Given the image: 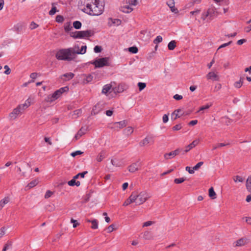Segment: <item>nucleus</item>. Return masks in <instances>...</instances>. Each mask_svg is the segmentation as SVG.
Returning <instances> with one entry per match:
<instances>
[{"label": "nucleus", "instance_id": "obj_1", "mask_svg": "<svg viewBox=\"0 0 251 251\" xmlns=\"http://www.w3.org/2000/svg\"><path fill=\"white\" fill-rule=\"evenodd\" d=\"M79 9L86 14L93 16L100 15L104 11L103 0H80Z\"/></svg>", "mask_w": 251, "mask_h": 251}, {"label": "nucleus", "instance_id": "obj_2", "mask_svg": "<svg viewBox=\"0 0 251 251\" xmlns=\"http://www.w3.org/2000/svg\"><path fill=\"white\" fill-rule=\"evenodd\" d=\"M30 105V102L27 100L24 103L19 105L16 108L9 114V116L11 120L16 119L19 116L21 115L24 111Z\"/></svg>", "mask_w": 251, "mask_h": 251}, {"label": "nucleus", "instance_id": "obj_3", "mask_svg": "<svg viewBox=\"0 0 251 251\" xmlns=\"http://www.w3.org/2000/svg\"><path fill=\"white\" fill-rule=\"evenodd\" d=\"M56 58L59 60H73V57L68 49H64L59 50L56 53Z\"/></svg>", "mask_w": 251, "mask_h": 251}, {"label": "nucleus", "instance_id": "obj_4", "mask_svg": "<svg viewBox=\"0 0 251 251\" xmlns=\"http://www.w3.org/2000/svg\"><path fill=\"white\" fill-rule=\"evenodd\" d=\"M133 194L135 195V200H137V203L138 204H141L144 203L150 197V196L147 194L145 191H142L140 193H138L136 192H133Z\"/></svg>", "mask_w": 251, "mask_h": 251}, {"label": "nucleus", "instance_id": "obj_5", "mask_svg": "<svg viewBox=\"0 0 251 251\" xmlns=\"http://www.w3.org/2000/svg\"><path fill=\"white\" fill-rule=\"evenodd\" d=\"M109 59V58L108 57L100 58L95 60L91 63L95 65L96 68H101L104 66H109L108 62Z\"/></svg>", "mask_w": 251, "mask_h": 251}, {"label": "nucleus", "instance_id": "obj_6", "mask_svg": "<svg viewBox=\"0 0 251 251\" xmlns=\"http://www.w3.org/2000/svg\"><path fill=\"white\" fill-rule=\"evenodd\" d=\"M207 80L213 81H218L220 80V76L218 72L216 71H212L209 72L206 75Z\"/></svg>", "mask_w": 251, "mask_h": 251}, {"label": "nucleus", "instance_id": "obj_7", "mask_svg": "<svg viewBox=\"0 0 251 251\" xmlns=\"http://www.w3.org/2000/svg\"><path fill=\"white\" fill-rule=\"evenodd\" d=\"M127 125L126 121H122L119 122H115L111 126V128L115 130H119L125 127Z\"/></svg>", "mask_w": 251, "mask_h": 251}, {"label": "nucleus", "instance_id": "obj_8", "mask_svg": "<svg viewBox=\"0 0 251 251\" xmlns=\"http://www.w3.org/2000/svg\"><path fill=\"white\" fill-rule=\"evenodd\" d=\"M154 142V140L153 137L147 136L139 143V146L140 147L146 146L149 144H153Z\"/></svg>", "mask_w": 251, "mask_h": 251}, {"label": "nucleus", "instance_id": "obj_9", "mask_svg": "<svg viewBox=\"0 0 251 251\" xmlns=\"http://www.w3.org/2000/svg\"><path fill=\"white\" fill-rule=\"evenodd\" d=\"M68 89H69L68 87H64L61 88L59 90L54 92L52 94V96H51L52 98L53 99V100L58 99L63 92L68 91Z\"/></svg>", "mask_w": 251, "mask_h": 251}, {"label": "nucleus", "instance_id": "obj_10", "mask_svg": "<svg viewBox=\"0 0 251 251\" xmlns=\"http://www.w3.org/2000/svg\"><path fill=\"white\" fill-rule=\"evenodd\" d=\"M181 150L179 149H177L174 151H172L169 153H165L164 155V158L167 159H170L174 157L176 155H178L180 152L181 151Z\"/></svg>", "mask_w": 251, "mask_h": 251}, {"label": "nucleus", "instance_id": "obj_11", "mask_svg": "<svg viewBox=\"0 0 251 251\" xmlns=\"http://www.w3.org/2000/svg\"><path fill=\"white\" fill-rule=\"evenodd\" d=\"M68 49L72 57H73V59L74 60L76 57V54H79V46L77 45H75L72 48H68Z\"/></svg>", "mask_w": 251, "mask_h": 251}, {"label": "nucleus", "instance_id": "obj_12", "mask_svg": "<svg viewBox=\"0 0 251 251\" xmlns=\"http://www.w3.org/2000/svg\"><path fill=\"white\" fill-rule=\"evenodd\" d=\"M103 106L102 103H98L93 107L91 114L92 115H96L100 113L103 109Z\"/></svg>", "mask_w": 251, "mask_h": 251}, {"label": "nucleus", "instance_id": "obj_13", "mask_svg": "<svg viewBox=\"0 0 251 251\" xmlns=\"http://www.w3.org/2000/svg\"><path fill=\"white\" fill-rule=\"evenodd\" d=\"M87 130V127L82 126L75 136V140H78Z\"/></svg>", "mask_w": 251, "mask_h": 251}, {"label": "nucleus", "instance_id": "obj_14", "mask_svg": "<svg viewBox=\"0 0 251 251\" xmlns=\"http://www.w3.org/2000/svg\"><path fill=\"white\" fill-rule=\"evenodd\" d=\"M167 5L170 7L171 11L176 14L178 12V9L175 7L174 0H168L167 2Z\"/></svg>", "mask_w": 251, "mask_h": 251}, {"label": "nucleus", "instance_id": "obj_15", "mask_svg": "<svg viewBox=\"0 0 251 251\" xmlns=\"http://www.w3.org/2000/svg\"><path fill=\"white\" fill-rule=\"evenodd\" d=\"M108 25L109 26H111L113 25H119L121 24V21L118 19H112L111 18H109L108 19Z\"/></svg>", "mask_w": 251, "mask_h": 251}, {"label": "nucleus", "instance_id": "obj_16", "mask_svg": "<svg viewBox=\"0 0 251 251\" xmlns=\"http://www.w3.org/2000/svg\"><path fill=\"white\" fill-rule=\"evenodd\" d=\"M200 140L199 139H196L193 141L191 144L186 147V149L184 151V154L188 152L191 149L194 148L195 146L198 145L199 143Z\"/></svg>", "mask_w": 251, "mask_h": 251}, {"label": "nucleus", "instance_id": "obj_17", "mask_svg": "<svg viewBox=\"0 0 251 251\" xmlns=\"http://www.w3.org/2000/svg\"><path fill=\"white\" fill-rule=\"evenodd\" d=\"M93 34L91 30L80 31L79 39L89 37Z\"/></svg>", "mask_w": 251, "mask_h": 251}, {"label": "nucleus", "instance_id": "obj_18", "mask_svg": "<svg viewBox=\"0 0 251 251\" xmlns=\"http://www.w3.org/2000/svg\"><path fill=\"white\" fill-rule=\"evenodd\" d=\"M207 14L209 15V19L212 20L216 15L217 11L214 7L209 8L207 11Z\"/></svg>", "mask_w": 251, "mask_h": 251}, {"label": "nucleus", "instance_id": "obj_19", "mask_svg": "<svg viewBox=\"0 0 251 251\" xmlns=\"http://www.w3.org/2000/svg\"><path fill=\"white\" fill-rule=\"evenodd\" d=\"M135 195L133 193H132V194L130 195V196L129 197L128 199H127L123 203L124 206H127L129 205V204L134 202L135 201Z\"/></svg>", "mask_w": 251, "mask_h": 251}, {"label": "nucleus", "instance_id": "obj_20", "mask_svg": "<svg viewBox=\"0 0 251 251\" xmlns=\"http://www.w3.org/2000/svg\"><path fill=\"white\" fill-rule=\"evenodd\" d=\"M248 243V240L246 238H241L238 240L236 241L235 243V246L237 247L243 246Z\"/></svg>", "mask_w": 251, "mask_h": 251}, {"label": "nucleus", "instance_id": "obj_21", "mask_svg": "<svg viewBox=\"0 0 251 251\" xmlns=\"http://www.w3.org/2000/svg\"><path fill=\"white\" fill-rule=\"evenodd\" d=\"M139 164L138 162L132 164L128 167V171L131 173H134L138 170Z\"/></svg>", "mask_w": 251, "mask_h": 251}, {"label": "nucleus", "instance_id": "obj_22", "mask_svg": "<svg viewBox=\"0 0 251 251\" xmlns=\"http://www.w3.org/2000/svg\"><path fill=\"white\" fill-rule=\"evenodd\" d=\"M125 88L123 84H119L113 89L115 93H120L124 91Z\"/></svg>", "mask_w": 251, "mask_h": 251}, {"label": "nucleus", "instance_id": "obj_23", "mask_svg": "<svg viewBox=\"0 0 251 251\" xmlns=\"http://www.w3.org/2000/svg\"><path fill=\"white\" fill-rule=\"evenodd\" d=\"M129 5H125L121 7V10L124 13H130L133 10V8Z\"/></svg>", "mask_w": 251, "mask_h": 251}, {"label": "nucleus", "instance_id": "obj_24", "mask_svg": "<svg viewBox=\"0 0 251 251\" xmlns=\"http://www.w3.org/2000/svg\"><path fill=\"white\" fill-rule=\"evenodd\" d=\"M67 184L65 180H59L56 182L55 187H66Z\"/></svg>", "mask_w": 251, "mask_h": 251}, {"label": "nucleus", "instance_id": "obj_25", "mask_svg": "<svg viewBox=\"0 0 251 251\" xmlns=\"http://www.w3.org/2000/svg\"><path fill=\"white\" fill-rule=\"evenodd\" d=\"M68 185L70 186H76L77 187H78L80 185V182L79 181H76L73 178L72 180L68 182Z\"/></svg>", "mask_w": 251, "mask_h": 251}, {"label": "nucleus", "instance_id": "obj_26", "mask_svg": "<svg viewBox=\"0 0 251 251\" xmlns=\"http://www.w3.org/2000/svg\"><path fill=\"white\" fill-rule=\"evenodd\" d=\"M112 86L110 84L105 85L102 90V93L107 94L108 92H110Z\"/></svg>", "mask_w": 251, "mask_h": 251}, {"label": "nucleus", "instance_id": "obj_27", "mask_svg": "<svg viewBox=\"0 0 251 251\" xmlns=\"http://www.w3.org/2000/svg\"><path fill=\"white\" fill-rule=\"evenodd\" d=\"M176 47V42L175 41L173 40L170 42L168 45V48L169 50H172L175 49Z\"/></svg>", "mask_w": 251, "mask_h": 251}, {"label": "nucleus", "instance_id": "obj_28", "mask_svg": "<svg viewBox=\"0 0 251 251\" xmlns=\"http://www.w3.org/2000/svg\"><path fill=\"white\" fill-rule=\"evenodd\" d=\"M92 226L91 227L92 229H96L98 228L99 226V222L96 219H93L91 221Z\"/></svg>", "mask_w": 251, "mask_h": 251}, {"label": "nucleus", "instance_id": "obj_29", "mask_svg": "<svg viewBox=\"0 0 251 251\" xmlns=\"http://www.w3.org/2000/svg\"><path fill=\"white\" fill-rule=\"evenodd\" d=\"M79 33L80 31L71 32L70 33V35L71 37L74 38V39H79Z\"/></svg>", "mask_w": 251, "mask_h": 251}, {"label": "nucleus", "instance_id": "obj_30", "mask_svg": "<svg viewBox=\"0 0 251 251\" xmlns=\"http://www.w3.org/2000/svg\"><path fill=\"white\" fill-rule=\"evenodd\" d=\"M209 197L211 199H215L217 197V195L214 191V189H209V193H208Z\"/></svg>", "mask_w": 251, "mask_h": 251}, {"label": "nucleus", "instance_id": "obj_31", "mask_svg": "<svg viewBox=\"0 0 251 251\" xmlns=\"http://www.w3.org/2000/svg\"><path fill=\"white\" fill-rule=\"evenodd\" d=\"M38 179H35L31 181L27 185L30 188H32L35 186H36L39 183Z\"/></svg>", "mask_w": 251, "mask_h": 251}, {"label": "nucleus", "instance_id": "obj_32", "mask_svg": "<svg viewBox=\"0 0 251 251\" xmlns=\"http://www.w3.org/2000/svg\"><path fill=\"white\" fill-rule=\"evenodd\" d=\"M9 201V197H5L0 201V206L2 208L5 204H7Z\"/></svg>", "mask_w": 251, "mask_h": 251}, {"label": "nucleus", "instance_id": "obj_33", "mask_svg": "<svg viewBox=\"0 0 251 251\" xmlns=\"http://www.w3.org/2000/svg\"><path fill=\"white\" fill-rule=\"evenodd\" d=\"M233 179L235 182H242L244 180L243 177L239 176H233Z\"/></svg>", "mask_w": 251, "mask_h": 251}, {"label": "nucleus", "instance_id": "obj_34", "mask_svg": "<svg viewBox=\"0 0 251 251\" xmlns=\"http://www.w3.org/2000/svg\"><path fill=\"white\" fill-rule=\"evenodd\" d=\"M73 27L72 26L70 23L65 24L64 25V29L66 32H69L73 29Z\"/></svg>", "mask_w": 251, "mask_h": 251}, {"label": "nucleus", "instance_id": "obj_35", "mask_svg": "<svg viewBox=\"0 0 251 251\" xmlns=\"http://www.w3.org/2000/svg\"><path fill=\"white\" fill-rule=\"evenodd\" d=\"M181 111L180 109H177L175 110L173 113L172 114V118H174V120L176 119L177 118L179 117L178 115V113Z\"/></svg>", "mask_w": 251, "mask_h": 251}, {"label": "nucleus", "instance_id": "obj_36", "mask_svg": "<svg viewBox=\"0 0 251 251\" xmlns=\"http://www.w3.org/2000/svg\"><path fill=\"white\" fill-rule=\"evenodd\" d=\"M55 4H56L55 3H52L51 4L52 8H51V10L49 11V14L50 15H53L56 12V8L55 6Z\"/></svg>", "mask_w": 251, "mask_h": 251}, {"label": "nucleus", "instance_id": "obj_37", "mask_svg": "<svg viewBox=\"0 0 251 251\" xmlns=\"http://www.w3.org/2000/svg\"><path fill=\"white\" fill-rule=\"evenodd\" d=\"M133 132V129L131 126H128L124 130L126 134L129 135Z\"/></svg>", "mask_w": 251, "mask_h": 251}, {"label": "nucleus", "instance_id": "obj_38", "mask_svg": "<svg viewBox=\"0 0 251 251\" xmlns=\"http://www.w3.org/2000/svg\"><path fill=\"white\" fill-rule=\"evenodd\" d=\"M82 24L80 22L76 21L73 23V27L76 29H80L81 27Z\"/></svg>", "mask_w": 251, "mask_h": 251}, {"label": "nucleus", "instance_id": "obj_39", "mask_svg": "<svg viewBox=\"0 0 251 251\" xmlns=\"http://www.w3.org/2000/svg\"><path fill=\"white\" fill-rule=\"evenodd\" d=\"M54 193V191H52L50 190H47L45 195V196H44L45 198L48 199V198H50Z\"/></svg>", "mask_w": 251, "mask_h": 251}, {"label": "nucleus", "instance_id": "obj_40", "mask_svg": "<svg viewBox=\"0 0 251 251\" xmlns=\"http://www.w3.org/2000/svg\"><path fill=\"white\" fill-rule=\"evenodd\" d=\"M104 158V153L103 151H101L97 156V160L98 162L101 161Z\"/></svg>", "mask_w": 251, "mask_h": 251}, {"label": "nucleus", "instance_id": "obj_41", "mask_svg": "<svg viewBox=\"0 0 251 251\" xmlns=\"http://www.w3.org/2000/svg\"><path fill=\"white\" fill-rule=\"evenodd\" d=\"M242 84H243L242 79L240 78L239 81H236L234 83V86L235 87H236L237 88H239L242 86Z\"/></svg>", "mask_w": 251, "mask_h": 251}, {"label": "nucleus", "instance_id": "obj_42", "mask_svg": "<svg viewBox=\"0 0 251 251\" xmlns=\"http://www.w3.org/2000/svg\"><path fill=\"white\" fill-rule=\"evenodd\" d=\"M137 85L139 87V90L140 91H142L146 87V84L144 82H140L138 83Z\"/></svg>", "mask_w": 251, "mask_h": 251}, {"label": "nucleus", "instance_id": "obj_43", "mask_svg": "<svg viewBox=\"0 0 251 251\" xmlns=\"http://www.w3.org/2000/svg\"><path fill=\"white\" fill-rule=\"evenodd\" d=\"M128 50L129 52L132 53H136L138 52V49L136 47H131L128 49Z\"/></svg>", "mask_w": 251, "mask_h": 251}, {"label": "nucleus", "instance_id": "obj_44", "mask_svg": "<svg viewBox=\"0 0 251 251\" xmlns=\"http://www.w3.org/2000/svg\"><path fill=\"white\" fill-rule=\"evenodd\" d=\"M211 105H212V104L210 103V104H207L205 105L202 106L200 108V109L198 112H200L201 111L208 109L211 106Z\"/></svg>", "mask_w": 251, "mask_h": 251}, {"label": "nucleus", "instance_id": "obj_45", "mask_svg": "<svg viewBox=\"0 0 251 251\" xmlns=\"http://www.w3.org/2000/svg\"><path fill=\"white\" fill-rule=\"evenodd\" d=\"M247 188H251V176H248L246 184Z\"/></svg>", "mask_w": 251, "mask_h": 251}, {"label": "nucleus", "instance_id": "obj_46", "mask_svg": "<svg viewBox=\"0 0 251 251\" xmlns=\"http://www.w3.org/2000/svg\"><path fill=\"white\" fill-rule=\"evenodd\" d=\"M162 41V37L161 36L158 35L154 40L153 43L155 44H157L161 42Z\"/></svg>", "mask_w": 251, "mask_h": 251}, {"label": "nucleus", "instance_id": "obj_47", "mask_svg": "<svg viewBox=\"0 0 251 251\" xmlns=\"http://www.w3.org/2000/svg\"><path fill=\"white\" fill-rule=\"evenodd\" d=\"M63 76L67 77L68 80H70L73 78L74 76V74L72 73H66L63 75Z\"/></svg>", "mask_w": 251, "mask_h": 251}, {"label": "nucleus", "instance_id": "obj_48", "mask_svg": "<svg viewBox=\"0 0 251 251\" xmlns=\"http://www.w3.org/2000/svg\"><path fill=\"white\" fill-rule=\"evenodd\" d=\"M87 47L86 46H82L79 50V54H83L86 52Z\"/></svg>", "mask_w": 251, "mask_h": 251}, {"label": "nucleus", "instance_id": "obj_49", "mask_svg": "<svg viewBox=\"0 0 251 251\" xmlns=\"http://www.w3.org/2000/svg\"><path fill=\"white\" fill-rule=\"evenodd\" d=\"M228 145V144H225V143H219L216 146H213V150H216L217 149L226 146V145Z\"/></svg>", "mask_w": 251, "mask_h": 251}, {"label": "nucleus", "instance_id": "obj_50", "mask_svg": "<svg viewBox=\"0 0 251 251\" xmlns=\"http://www.w3.org/2000/svg\"><path fill=\"white\" fill-rule=\"evenodd\" d=\"M127 1L130 6H135L137 4V0H127Z\"/></svg>", "mask_w": 251, "mask_h": 251}, {"label": "nucleus", "instance_id": "obj_51", "mask_svg": "<svg viewBox=\"0 0 251 251\" xmlns=\"http://www.w3.org/2000/svg\"><path fill=\"white\" fill-rule=\"evenodd\" d=\"M185 179L182 177V178H176L174 180V182L176 184H179L185 181Z\"/></svg>", "mask_w": 251, "mask_h": 251}, {"label": "nucleus", "instance_id": "obj_52", "mask_svg": "<svg viewBox=\"0 0 251 251\" xmlns=\"http://www.w3.org/2000/svg\"><path fill=\"white\" fill-rule=\"evenodd\" d=\"M56 21L58 23H62L64 21V18L62 16L57 15L56 17Z\"/></svg>", "mask_w": 251, "mask_h": 251}, {"label": "nucleus", "instance_id": "obj_53", "mask_svg": "<svg viewBox=\"0 0 251 251\" xmlns=\"http://www.w3.org/2000/svg\"><path fill=\"white\" fill-rule=\"evenodd\" d=\"M93 78V77L91 75H88L86 76V78L85 80L86 81L87 83H89L92 81Z\"/></svg>", "mask_w": 251, "mask_h": 251}, {"label": "nucleus", "instance_id": "obj_54", "mask_svg": "<svg viewBox=\"0 0 251 251\" xmlns=\"http://www.w3.org/2000/svg\"><path fill=\"white\" fill-rule=\"evenodd\" d=\"M82 153H83V152H82L81 151H75L72 152L71 155L73 157H75L76 155H80V154H81Z\"/></svg>", "mask_w": 251, "mask_h": 251}, {"label": "nucleus", "instance_id": "obj_55", "mask_svg": "<svg viewBox=\"0 0 251 251\" xmlns=\"http://www.w3.org/2000/svg\"><path fill=\"white\" fill-rule=\"evenodd\" d=\"M6 228L4 227H2L0 229V238L2 237L5 234Z\"/></svg>", "mask_w": 251, "mask_h": 251}, {"label": "nucleus", "instance_id": "obj_56", "mask_svg": "<svg viewBox=\"0 0 251 251\" xmlns=\"http://www.w3.org/2000/svg\"><path fill=\"white\" fill-rule=\"evenodd\" d=\"M203 164V162L201 161L199 162L198 163H197L194 167V170H198L201 166H202Z\"/></svg>", "mask_w": 251, "mask_h": 251}, {"label": "nucleus", "instance_id": "obj_57", "mask_svg": "<svg viewBox=\"0 0 251 251\" xmlns=\"http://www.w3.org/2000/svg\"><path fill=\"white\" fill-rule=\"evenodd\" d=\"M4 69H5V71H4V74L6 75H9L11 73V70L9 68V67L7 65H5L4 66Z\"/></svg>", "mask_w": 251, "mask_h": 251}, {"label": "nucleus", "instance_id": "obj_58", "mask_svg": "<svg viewBox=\"0 0 251 251\" xmlns=\"http://www.w3.org/2000/svg\"><path fill=\"white\" fill-rule=\"evenodd\" d=\"M154 224L152 221H147L143 223V227L149 226Z\"/></svg>", "mask_w": 251, "mask_h": 251}, {"label": "nucleus", "instance_id": "obj_59", "mask_svg": "<svg viewBox=\"0 0 251 251\" xmlns=\"http://www.w3.org/2000/svg\"><path fill=\"white\" fill-rule=\"evenodd\" d=\"M222 88V85L220 83H217L215 85L214 87V91L215 92H217L219 90H220Z\"/></svg>", "mask_w": 251, "mask_h": 251}, {"label": "nucleus", "instance_id": "obj_60", "mask_svg": "<svg viewBox=\"0 0 251 251\" xmlns=\"http://www.w3.org/2000/svg\"><path fill=\"white\" fill-rule=\"evenodd\" d=\"M38 26V25L37 24H36L35 23H34V22H31L30 25V28L31 29H35Z\"/></svg>", "mask_w": 251, "mask_h": 251}, {"label": "nucleus", "instance_id": "obj_61", "mask_svg": "<svg viewBox=\"0 0 251 251\" xmlns=\"http://www.w3.org/2000/svg\"><path fill=\"white\" fill-rule=\"evenodd\" d=\"M168 116H169V114H164L163 116L162 120H163V122L164 123H166L168 121V119H169Z\"/></svg>", "mask_w": 251, "mask_h": 251}, {"label": "nucleus", "instance_id": "obj_62", "mask_svg": "<svg viewBox=\"0 0 251 251\" xmlns=\"http://www.w3.org/2000/svg\"><path fill=\"white\" fill-rule=\"evenodd\" d=\"M115 229L114 228V225H111L110 226H109L108 228H107V232L108 233H111Z\"/></svg>", "mask_w": 251, "mask_h": 251}, {"label": "nucleus", "instance_id": "obj_63", "mask_svg": "<svg viewBox=\"0 0 251 251\" xmlns=\"http://www.w3.org/2000/svg\"><path fill=\"white\" fill-rule=\"evenodd\" d=\"M94 50L95 52L98 53L101 51V48L100 46H96L95 47Z\"/></svg>", "mask_w": 251, "mask_h": 251}, {"label": "nucleus", "instance_id": "obj_64", "mask_svg": "<svg viewBox=\"0 0 251 251\" xmlns=\"http://www.w3.org/2000/svg\"><path fill=\"white\" fill-rule=\"evenodd\" d=\"M181 128H182V126L181 125V124H177V125H176V126H175L173 127V129L174 130H179Z\"/></svg>", "mask_w": 251, "mask_h": 251}]
</instances>
